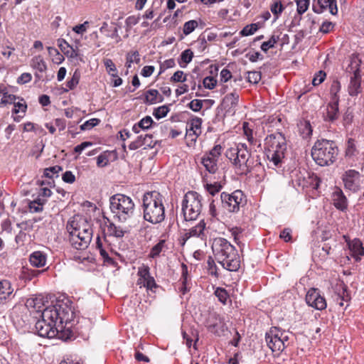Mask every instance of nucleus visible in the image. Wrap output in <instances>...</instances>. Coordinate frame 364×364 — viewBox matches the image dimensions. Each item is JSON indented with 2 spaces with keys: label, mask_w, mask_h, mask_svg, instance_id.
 Instances as JSON below:
<instances>
[{
  "label": "nucleus",
  "mask_w": 364,
  "mask_h": 364,
  "mask_svg": "<svg viewBox=\"0 0 364 364\" xmlns=\"http://www.w3.org/2000/svg\"><path fill=\"white\" fill-rule=\"evenodd\" d=\"M58 46L60 50L69 58H77L79 56L77 47L74 48L64 39L58 40Z\"/></svg>",
  "instance_id": "5701e85b"
},
{
  "label": "nucleus",
  "mask_w": 364,
  "mask_h": 364,
  "mask_svg": "<svg viewBox=\"0 0 364 364\" xmlns=\"http://www.w3.org/2000/svg\"><path fill=\"white\" fill-rule=\"evenodd\" d=\"M144 95V102L149 105H153L156 104V102H161L164 100L163 97L159 95L158 90L154 89L147 90L145 92Z\"/></svg>",
  "instance_id": "c756f323"
},
{
  "label": "nucleus",
  "mask_w": 364,
  "mask_h": 364,
  "mask_svg": "<svg viewBox=\"0 0 364 364\" xmlns=\"http://www.w3.org/2000/svg\"><path fill=\"white\" fill-rule=\"evenodd\" d=\"M296 6H297V12L299 14H303L305 13L310 4V0H296Z\"/></svg>",
  "instance_id": "13d9d810"
},
{
  "label": "nucleus",
  "mask_w": 364,
  "mask_h": 364,
  "mask_svg": "<svg viewBox=\"0 0 364 364\" xmlns=\"http://www.w3.org/2000/svg\"><path fill=\"white\" fill-rule=\"evenodd\" d=\"M96 248L99 250L100 255L103 257L105 261H111L112 259L109 257L107 252L105 250L103 247L102 242L101 241L100 237H97L96 241Z\"/></svg>",
  "instance_id": "8fccbe9b"
},
{
  "label": "nucleus",
  "mask_w": 364,
  "mask_h": 364,
  "mask_svg": "<svg viewBox=\"0 0 364 364\" xmlns=\"http://www.w3.org/2000/svg\"><path fill=\"white\" fill-rule=\"evenodd\" d=\"M152 136L149 134H145L143 136L142 134L139 136L137 139L134 141H133L129 145V148L131 150H136L139 149V147L142 146L143 145L146 144V139L149 138L151 139Z\"/></svg>",
  "instance_id": "ea45409f"
},
{
  "label": "nucleus",
  "mask_w": 364,
  "mask_h": 364,
  "mask_svg": "<svg viewBox=\"0 0 364 364\" xmlns=\"http://www.w3.org/2000/svg\"><path fill=\"white\" fill-rule=\"evenodd\" d=\"M43 306L42 301L38 298H30L26 301V306L28 309H32L37 312L42 311L41 307Z\"/></svg>",
  "instance_id": "e433bc0d"
},
{
  "label": "nucleus",
  "mask_w": 364,
  "mask_h": 364,
  "mask_svg": "<svg viewBox=\"0 0 364 364\" xmlns=\"http://www.w3.org/2000/svg\"><path fill=\"white\" fill-rule=\"evenodd\" d=\"M56 311L53 308H46L41 312V319L35 325L41 337L52 338L58 334L59 327L56 323Z\"/></svg>",
  "instance_id": "6e6552de"
},
{
  "label": "nucleus",
  "mask_w": 364,
  "mask_h": 364,
  "mask_svg": "<svg viewBox=\"0 0 364 364\" xmlns=\"http://www.w3.org/2000/svg\"><path fill=\"white\" fill-rule=\"evenodd\" d=\"M80 75L79 72L75 70V73H73L72 78L67 82L66 86L68 87V89L65 90L66 92L68 91L69 90H73L77 86V85L78 84L79 80H80Z\"/></svg>",
  "instance_id": "3c124183"
},
{
  "label": "nucleus",
  "mask_w": 364,
  "mask_h": 364,
  "mask_svg": "<svg viewBox=\"0 0 364 364\" xmlns=\"http://www.w3.org/2000/svg\"><path fill=\"white\" fill-rule=\"evenodd\" d=\"M169 112V108L166 105H163L161 107H159L157 108H155L153 112V115L157 119H161L163 117H165L167 114Z\"/></svg>",
  "instance_id": "de8ad7c7"
},
{
  "label": "nucleus",
  "mask_w": 364,
  "mask_h": 364,
  "mask_svg": "<svg viewBox=\"0 0 364 364\" xmlns=\"http://www.w3.org/2000/svg\"><path fill=\"white\" fill-rule=\"evenodd\" d=\"M264 149L267 159L276 166L281 165L287 151V141L284 134L276 132L264 139Z\"/></svg>",
  "instance_id": "39448f33"
},
{
  "label": "nucleus",
  "mask_w": 364,
  "mask_h": 364,
  "mask_svg": "<svg viewBox=\"0 0 364 364\" xmlns=\"http://www.w3.org/2000/svg\"><path fill=\"white\" fill-rule=\"evenodd\" d=\"M306 302L316 310H323L327 306L326 299L321 294L320 291L315 288H311L307 291Z\"/></svg>",
  "instance_id": "2eb2a0df"
},
{
  "label": "nucleus",
  "mask_w": 364,
  "mask_h": 364,
  "mask_svg": "<svg viewBox=\"0 0 364 364\" xmlns=\"http://www.w3.org/2000/svg\"><path fill=\"white\" fill-rule=\"evenodd\" d=\"M244 135L250 145H256L257 140L253 136V130L250 127L249 123L244 122L242 125Z\"/></svg>",
  "instance_id": "4c0bfd02"
},
{
  "label": "nucleus",
  "mask_w": 364,
  "mask_h": 364,
  "mask_svg": "<svg viewBox=\"0 0 364 364\" xmlns=\"http://www.w3.org/2000/svg\"><path fill=\"white\" fill-rule=\"evenodd\" d=\"M180 57L181 61H179V65L181 68H185L192 60L193 53L191 49H186L181 53Z\"/></svg>",
  "instance_id": "a19ab883"
},
{
  "label": "nucleus",
  "mask_w": 364,
  "mask_h": 364,
  "mask_svg": "<svg viewBox=\"0 0 364 364\" xmlns=\"http://www.w3.org/2000/svg\"><path fill=\"white\" fill-rule=\"evenodd\" d=\"M100 122V119L96 118L90 119L87 121H86L85 123H83L80 126V129L82 131L89 130L93 128L94 127L97 126Z\"/></svg>",
  "instance_id": "052dcab7"
},
{
  "label": "nucleus",
  "mask_w": 364,
  "mask_h": 364,
  "mask_svg": "<svg viewBox=\"0 0 364 364\" xmlns=\"http://www.w3.org/2000/svg\"><path fill=\"white\" fill-rule=\"evenodd\" d=\"M154 121L152 118L149 116H146L142 118L137 124H134L132 127V130L138 134L140 129L144 130L148 129L151 127Z\"/></svg>",
  "instance_id": "2f4dec72"
},
{
  "label": "nucleus",
  "mask_w": 364,
  "mask_h": 364,
  "mask_svg": "<svg viewBox=\"0 0 364 364\" xmlns=\"http://www.w3.org/2000/svg\"><path fill=\"white\" fill-rule=\"evenodd\" d=\"M313 11L316 14H321L328 11L332 15L338 14L337 0H314Z\"/></svg>",
  "instance_id": "6ab92c4d"
},
{
  "label": "nucleus",
  "mask_w": 364,
  "mask_h": 364,
  "mask_svg": "<svg viewBox=\"0 0 364 364\" xmlns=\"http://www.w3.org/2000/svg\"><path fill=\"white\" fill-rule=\"evenodd\" d=\"M360 64L361 60L359 57L357 55H353L350 64L346 68L347 72L353 73L348 87V94L352 97L357 96L361 91Z\"/></svg>",
  "instance_id": "9d476101"
},
{
  "label": "nucleus",
  "mask_w": 364,
  "mask_h": 364,
  "mask_svg": "<svg viewBox=\"0 0 364 364\" xmlns=\"http://www.w3.org/2000/svg\"><path fill=\"white\" fill-rule=\"evenodd\" d=\"M66 229L70 235L71 245L77 250H85L90 245L92 237V229L90 224L83 221L82 225L74 221H68Z\"/></svg>",
  "instance_id": "20e7f679"
},
{
  "label": "nucleus",
  "mask_w": 364,
  "mask_h": 364,
  "mask_svg": "<svg viewBox=\"0 0 364 364\" xmlns=\"http://www.w3.org/2000/svg\"><path fill=\"white\" fill-rule=\"evenodd\" d=\"M46 255L41 251L33 252L29 258L31 264L38 268L44 267L46 264Z\"/></svg>",
  "instance_id": "a878e982"
},
{
  "label": "nucleus",
  "mask_w": 364,
  "mask_h": 364,
  "mask_svg": "<svg viewBox=\"0 0 364 364\" xmlns=\"http://www.w3.org/2000/svg\"><path fill=\"white\" fill-rule=\"evenodd\" d=\"M215 295L222 304H226L228 299V294L225 289L218 287L215 291Z\"/></svg>",
  "instance_id": "864d4df0"
},
{
  "label": "nucleus",
  "mask_w": 364,
  "mask_h": 364,
  "mask_svg": "<svg viewBox=\"0 0 364 364\" xmlns=\"http://www.w3.org/2000/svg\"><path fill=\"white\" fill-rule=\"evenodd\" d=\"M356 151L355 140L349 139L347 143V147L346 150V154L348 156H353Z\"/></svg>",
  "instance_id": "0e129e2a"
},
{
  "label": "nucleus",
  "mask_w": 364,
  "mask_h": 364,
  "mask_svg": "<svg viewBox=\"0 0 364 364\" xmlns=\"http://www.w3.org/2000/svg\"><path fill=\"white\" fill-rule=\"evenodd\" d=\"M338 149L333 141L318 140L311 149V156L315 162L321 166L333 164L338 156Z\"/></svg>",
  "instance_id": "423d86ee"
},
{
  "label": "nucleus",
  "mask_w": 364,
  "mask_h": 364,
  "mask_svg": "<svg viewBox=\"0 0 364 364\" xmlns=\"http://www.w3.org/2000/svg\"><path fill=\"white\" fill-rule=\"evenodd\" d=\"M339 102L335 98L333 101H330L326 108V112L323 113V119L327 122H333L338 119L339 117Z\"/></svg>",
  "instance_id": "412c9836"
},
{
  "label": "nucleus",
  "mask_w": 364,
  "mask_h": 364,
  "mask_svg": "<svg viewBox=\"0 0 364 364\" xmlns=\"http://www.w3.org/2000/svg\"><path fill=\"white\" fill-rule=\"evenodd\" d=\"M139 21V17L135 16H130L125 20L126 30L129 31L132 28L136 25Z\"/></svg>",
  "instance_id": "e2e57ef3"
},
{
  "label": "nucleus",
  "mask_w": 364,
  "mask_h": 364,
  "mask_svg": "<svg viewBox=\"0 0 364 364\" xmlns=\"http://www.w3.org/2000/svg\"><path fill=\"white\" fill-rule=\"evenodd\" d=\"M247 78L250 83L257 84L261 80V73L259 71L248 72Z\"/></svg>",
  "instance_id": "bf43d9fd"
},
{
  "label": "nucleus",
  "mask_w": 364,
  "mask_h": 364,
  "mask_svg": "<svg viewBox=\"0 0 364 364\" xmlns=\"http://www.w3.org/2000/svg\"><path fill=\"white\" fill-rule=\"evenodd\" d=\"M326 73L325 72L320 70L318 73L316 74L312 80V84L314 86L318 85L321 83H322L325 78H326Z\"/></svg>",
  "instance_id": "69168bd1"
},
{
  "label": "nucleus",
  "mask_w": 364,
  "mask_h": 364,
  "mask_svg": "<svg viewBox=\"0 0 364 364\" xmlns=\"http://www.w3.org/2000/svg\"><path fill=\"white\" fill-rule=\"evenodd\" d=\"M140 62L139 53L138 51L130 52L127 55V63L126 65L127 68H130L132 63H139Z\"/></svg>",
  "instance_id": "09e8293b"
},
{
  "label": "nucleus",
  "mask_w": 364,
  "mask_h": 364,
  "mask_svg": "<svg viewBox=\"0 0 364 364\" xmlns=\"http://www.w3.org/2000/svg\"><path fill=\"white\" fill-rule=\"evenodd\" d=\"M186 80V75L182 70H178L174 73L171 77V81L173 82H183Z\"/></svg>",
  "instance_id": "680f3d73"
},
{
  "label": "nucleus",
  "mask_w": 364,
  "mask_h": 364,
  "mask_svg": "<svg viewBox=\"0 0 364 364\" xmlns=\"http://www.w3.org/2000/svg\"><path fill=\"white\" fill-rule=\"evenodd\" d=\"M222 146L215 145L201 158V164L210 173H215L218 169V161L221 156Z\"/></svg>",
  "instance_id": "ddd939ff"
},
{
  "label": "nucleus",
  "mask_w": 364,
  "mask_h": 364,
  "mask_svg": "<svg viewBox=\"0 0 364 364\" xmlns=\"http://www.w3.org/2000/svg\"><path fill=\"white\" fill-rule=\"evenodd\" d=\"M284 9V7L280 1L274 2L270 6V10L272 13L275 16L276 18H277L282 13Z\"/></svg>",
  "instance_id": "5fc2aeb1"
},
{
  "label": "nucleus",
  "mask_w": 364,
  "mask_h": 364,
  "mask_svg": "<svg viewBox=\"0 0 364 364\" xmlns=\"http://www.w3.org/2000/svg\"><path fill=\"white\" fill-rule=\"evenodd\" d=\"M31 67L39 73H45L47 70V65L43 56L38 55L32 58L30 63Z\"/></svg>",
  "instance_id": "c85d7f7f"
},
{
  "label": "nucleus",
  "mask_w": 364,
  "mask_h": 364,
  "mask_svg": "<svg viewBox=\"0 0 364 364\" xmlns=\"http://www.w3.org/2000/svg\"><path fill=\"white\" fill-rule=\"evenodd\" d=\"M166 248V240H160L159 242L151 248L149 257L156 258L159 256L161 252L165 251Z\"/></svg>",
  "instance_id": "c9c22d12"
},
{
  "label": "nucleus",
  "mask_w": 364,
  "mask_h": 364,
  "mask_svg": "<svg viewBox=\"0 0 364 364\" xmlns=\"http://www.w3.org/2000/svg\"><path fill=\"white\" fill-rule=\"evenodd\" d=\"M223 207L229 212H237L240 206L245 203V196L240 190L235 191L232 193L223 192L220 195Z\"/></svg>",
  "instance_id": "f8f14e48"
},
{
  "label": "nucleus",
  "mask_w": 364,
  "mask_h": 364,
  "mask_svg": "<svg viewBox=\"0 0 364 364\" xmlns=\"http://www.w3.org/2000/svg\"><path fill=\"white\" fill-rule=\"evenodd\" d=\"M341 83L338 80H335L332 82L331 89H330V94H331V100L333 101L335 98L338 99V102L340 101L339 95H338V92L341 90Z\"/></svg>",
  "instance_id": "c03bdc74"
},
{
  "label": "nucleus",
  "mask_w": 364,
  "mask_h": 364,
  "mask_svg": "<svg viewBox=\"0 0 364 364\" xmlns=\"http://www.w3.org/2000/svg\"><path fill=\"white\" fill-rule=\"evenodd\" d=\"M238 102L239 94L234 91L225 96L221 105L226 113L234 114Z\"/></svg>",
  "instance_id": "aec40b11"
},
{
  "label": "nucleus",
  "mask_w": 364,
  "mask_h": 364,
  "mask_svg": "<svg viewBox=\"0 0 364 364\" xmlns=\"http://www.w3.org/2000/svg\"><path fill=\"white\" fill-rule=\"evenodd\" d=\"M258 25L257 23H252L245 26L240 31V34L243 36H248L254 34L258 30Z\"/></svg>",
  "instance_id": "603ef678"
},
{
  "label": "nucleus",
  "mask_w": 364,
  "mask_h": 364,
  "mask_svg": "<svg viewBox=\"0 0 364 364\" xmlns=\"http://www.w3.org/2000/svg\"><path fill=\"white\" fill-rule=\"evenodd\" d=\"M100 31L101 33H104L107 37L115 39L116 43H119L121 41V37L118 33V29L117 27H114L112 30L109 28L108 23L107 22H104L102 26L100 28Z\"/></svg>",
  "instance_id": "bb28decb"
},
{
  "label": "nucleus",
  "mask_w": 364,
  "mask_h": 364,
  "mask_svg": "<svg viewBox=\"0 0 364 364\" xmlns=\"http://www.w3.org/2000/svg\"><path fill=\"white\" fill-rule=\"evenodd\" d=\"M48 52L50 57L52 58V61L54 63L60 64L64 60V57L60 52L53 47H48Z\"/></svg>",
  "instance_id": "58836bf2"
},
{
  "label": "nucleus",
  "mask_w": 364,
  "mask_h": 364,
  "mask_svg": "<svg viewBox=\"0 0 364 364\" xmlns=\"http://www.w3.org/2000/svg\"><path fill=\"white\" fill-rule=\"evenodd\" d=\"M208 329L212 333L217 336H225L228 331V327L224 321V319L219 317L216 318V322L213 324L209 325Z\"/></svg>",
  "instance_id": "393cba45"
},
{
  "label": "nucleus",
  "mask_w": 364,
  "mask_h": 364,
  "mask_svg": "<svg viewBox=\"0 0 364 364\" xmlns=\"http://www.w3.org/2000/svg\"><path fill=\"white\" fill-rule=\"evenodd\" d=\"M14 289L8 280L0 281V302L7 299L13 293Z\"/></svg>",
  "instance_id": "cd10ccee"
},
{
  "label": "nucleus",
  "mask_w": 364,
  "mask_h": 364,
  "mask_svg": "<svg viewBox=\"0 0 364 364\" xmlns=\"http://www.w3.org/2000/svg\"><path fill=\"white\" fill-rule=\"evenodd\" d=\"M150 269L147 265H142L138 268L137 275L139 279L137 280V284L140 287H146L147 290L153 291V289L157 287L156 282L152 276L150 274Z\"/></svg>",
  "instance_id": "dca6fc26"
},
{
  "label": "nucleus",
  "mask_w": 364,
  "mask_h": 364,
  "mask_svg": "<svg viewBox=\"0 0 364 364\" xmlns=\"http://www.w3.org/2000/svg\"><path fill=\"white\" fill-rule=\"evenodd\" d=\"M198 26V23L197 21L190 20L184 23L183 32L184 35L188 36Z\"/></svg>",
  "instance_id": "49530a36"
},
{
  "label": "nucleus",
  "mask_w": 364,
  "mask_h": 364,
  "mask_svg": "<svg viewBox=\"0 0 364 364\" xmlns=\"http://www.w3.org/2000/svg\"><path fill=\"white\" fill-rule=\"evenodd\" d=\"M125 230H124L120 226H117L113 223H109L107 225V234L109 236H113L117 238L124 237Z\"/></svg>",
  "instance_id": "f704fd0d"
},
{
  "label": "nucleus",
  "mask_w": 364,
  "mask_h": 364,
  "mask_svg": "<svg viewBox=\"0 0 364 364\" xmlns=\"http://www.w3.org/2000/svg\"><path fill=\"white\" fill-rule=\"evenodd\" d=\"M104 63L109 75L111 76H115L116 74H117V68L111 59L105 60Z\"/></svg>",
  "instance_id": "4d7b16f0"
},
{
  "label": "nucleus",
  "mask_w": 364,
  "mask_h": 364,
  "mask_svg": "<svg viewBox=\"0 0 364 364\" xmlns=\"http://www.w3.org/2000/svg\"><path fill=\"white\" fill-rule=\"evenodd\" d=\"M201 124L202 119L199 117H195L191 118L188 122L186 125V128L190 131H193L196 134H201Z\"/></svg>",
  "instance_id": "473e14b6"
},
{
  "label": "nucleus",
  "mask_w": 364,
  "mask_h": 364,
  "mask_svg": "<svg viewBox=\"0 0 364 364\" xmlns=\"http://www.w3.org/2000/svg\"><path fill=\"white\" fill-rule=\"evenodd\" d=\"M63 170L60 166H54L44 169V176L52 178L53 177H58V173Z\"/></svg>",
  "instance_id": "a18cd8bd"
},
{
  "label": "nucleus",
  "mask_w": 364,
  "mask_h": 364,
  "mask_svg": "<svg viewBox=\"0 0 364 364\" xmlns=\"http://www.w3.org/2000/svg\"><path fill=\"white\" fill-rule=\"evenodd\" d=\"M48 308H53L56 311V323L58 326L63 323L70 322L74 317V311L66 304L50 306Z\"/></svg>",
  "instance_id": "f3484780"
},
{
  "label": "nucleus",
  "mask_w": 364,
  "mask_h": 364,
  "mask_svg": "<svg viewBox=\"0 0 364 364\" xmlns=\"http://www.w3.org/2000/svg\"><path fill=\"white\" fill-rule=\"evenodd\" d=\"M298 126H299V133L304 139L308 138L311 135L312 127L309 121H307V120L300 121Z\"/></svg>",
  "instance_id": "72a5a7b5"
},
{
  "label": "nucleus",
  "mask_w": 364,
  "mask_h": 364,
  "mask_svg": "<svg viewBox=\"0 0 364 364\" xmlns=\"http://www.w3.org/2000/svg\"><path fill=\"white\" fill-rule=\"evenodd\" d=\"M109 208L114 218L126 222L134 215L135 205L130 197L118 193L110 197Z\"/></svg>",
  "instance_id": "0eeeda50"
},
{
  "label": "nucleus",
  "mask_w": 364,
  "mask_h": 364,
  "mask_svg": "<svg viewBox=\"0 0 364 364\" xmlns=\"http://www.w3.org/2000/svg\"><path fill=\"white\" fill-rule=\"evenodd\" d=\"M44 270L40 271V270H35V269H30L28 268H25L23 269L21 272V277L22 279L30 281L33 278L38 277L39 274H41L42 272H43Z\"/></svg>",
  "instance_id": "79ce46f5"
},
{
  "label": "nucleus",
  "mask_w": 364,
  "mask_h": 364,
  "mask_svg": "<svg viewBox=\"0 0 364 364\" xmlns=\"http://www.w3.org/2000/svg\"><path fill=\"white\" fill-rule=\"evenodd\" d=\"M203 86L209 90L213 89L217 83V80L213 77H206L203 81Z\"/></svg>",
  "instance_id": "338daca9"
},
{
  "label": "nucleus",
  "mask_w": 364,
  "mask_h": 364,
  "mask_svg": "<svg viewBox=\"0 0 364 364\" xmlns=\"http://www.w3.org/2000/svg\"><path fill=\"white\" fill-rule=\"evenodd\" d=\"M212 250L215 260L230 272L237 271L240 259L235 247L226 239L216 237L213 240Z\"/></svg>",
  "instance_id": "f257e3e1"
},
{
  "label": "nucleus",
  "mask_w": 364,
  "mask_h": 364,
  "mask_svg": "<svg viewBox=\"0 0 364 364\" xmlns=\"http://www.w3.org/2000/svg\"><path fill=\"white\" fill-rule=\"evenodd\" d=\"M164 197L157 191H150L144 194V219L152 224H159L165 219Z\"/></svg>",
  "instance_id": "f03ea898"
},
{
  "label": "nucleus",
  "mask_w": 364,
  "mask_h": 364,
  "mask_svg": "<svg viewBox=\"0 0 364 364\" xmlns=\"http://www.w3.org/2000/svg\"><path fill=\"white\" fill-rule=\"evenodd\" d=\"M205 223L203 220H201L196 226L190 228L187 232H186L182 236L181 239V242L182 245H184L187 240H188L191 237H197L200 238L201 240L204 241L206 239V235L205 232Z\"/></svg>",
  "instance_id": "a211bd4d"
},
{
  "label": "nucleus",
  "mask_w": 364,
  "mask_h": 364,
  "mask_svg": "<svg viewBox=\"0 0 364 364\" xmlns=\"http://www.w3.org/2000/svg\"><path fill=\"white\" fill-rule=\"evenodd\" d=\"M203 209L202 197L195 191H188L182 201V212L186 220H196Z\"/></svg>",
  "instance_id": "1a4fd4ad"
},
{
  "label": "nucleus",
  "mask_w": 364,
  "mask_h": 364,
  "mask_svg": "<svg viewBox=\"0 0 364 364\" xmlns=\"http://www.w3.org/2000/svg\"><path fill=\"white\" fill-rule=\"evenodd\" d=\"M13 104L14 105V109L13 110L14 113L18 114L19 112H21L23 114H25L27 109V105L25 102H16L15 101Z\"/></svg>",
  "instance_id": "774afa93"
},
{
  "label": "nucleus",
  "mask_w": 364,
  "mask_h": 364,
  "mask_svg": "<svg viewBox=\"0 0 364 364\" xmlns=\"http://www.w3.org/2000/svg\"><path fill=\"white\" fill-rule=\"evenodd\" d=\"M265 338L268 347L278 355L285 348L286 343L288 342V336L285 331L277 327H272L266 333Z\"/></svg>",
  "instance_id": "9b49d317"
},
{
  "label": "nucleus",
  "mask_w": 364,
  "mask_h": 364,
  "mask_svg": "<svg viewBox=\"0 0 364 364\" xmlns=\"http://www.w3.org/2000/svg\"><path fill=\"white\" fill-rule=\"evenodd\" d=\"M0 95L2 96V98L0 101V106L14 103L17 98L16 95L9 94L7 88L3 85H0Z\"/></svg>",
  "instance_id": "7c9ffc66"
},
{
  "label": "nucleus",
  "mask_w": 364,
  "mask_h": 364,
  "mask_svg": "<svg viewBox=\"0 0 364 364\" xmlns=\"http://www.w3.org/2000/svg\"><path fill=\"white\" fill-rule=\"evenodd\" d=\"M332 200L334 206L340 210H345L348 206V200L345 195L343 194L342 190L336 187L333 193H332Z\"/></svg>",
  "instance_id": "4be33fe9"
},
{
  "label": "nucleus",
  "mask_w": 364,
  "mask_h": 364,
  "mask_svg": "<svg viewBox=\"0 0 364 364\" xmlns=\"http://www.w3.org/2000/svg\"><path fill=\"white\" fill-rule=\"evenodd\" d=\"M279 40V37L278 36L272 35L267 41H264L262 43L261 50L265 53L267 52L269 48H272L275 46Z\"/></svg>",
  "instance_id": "37998d69"
},
{
  "label": "nucleus",
  "mask_w": 364,
  "mask_h": 364,
  "mask_svg": "<svg viewBox=\"0 0 364 364\" xmlns=\"http://www.w3.org/2000/svg\"><path fill=\"white\" fill-rule=\"evenodd\" d=\"M342 181L344 188L353 193L358 192L363 183L360 173L353 169L345 171L342 176Z\"/></svg>",
  "instance_id": "4468645a"
},
{
  "label": "nucleus",
  "mask_w": 364,
  "mask_h": 364,
  "mask_svg": "<svg viewBox=\"0 0 364 364\" xmlns=\"http://www.w3.org/2000/svg\"><path fill=\"white\" fill-rule=\"evenodd\" d=\"M226 156L240 174H247L254 166L260 164L257 160L255 161L247 149V146L242 143L228 149Z\"/></svg>",
  "instance_id": "7ed1b4c3"
},
{
  "label": "nucleus",
  "mask_w": 364,
  "mask_h": 364,
  "mask_svg": "<svg viewBox=\"0 0 364 364\" xmlns=\"http://www.w3.org/2000/svg\"><path fill=\"white\" fill-rule=\"evenodd\" d=\"M351 256L358 262L361 259V257L364 255V247L359 239H354L348 243Z\"/></svg>",
  "instance_id": "b1692460"
},
{
  "label": "nucleus",
  "mask_w": 364,
  "mask_h": 364,
  "mask_svg": "<svg viewBox=\"0 0 364 364\" xmlns=\"http://www.w3.org/2000/svg\"><path fill=\"white\" fill-rule=\"evenodd\" d=\"M205 189L210 195L215 196L222 189V185L218 182L210 184L208 183L205 185Z\"/></svg>",
  "instance_id": "6e6d98bb"
}]
</instances>
